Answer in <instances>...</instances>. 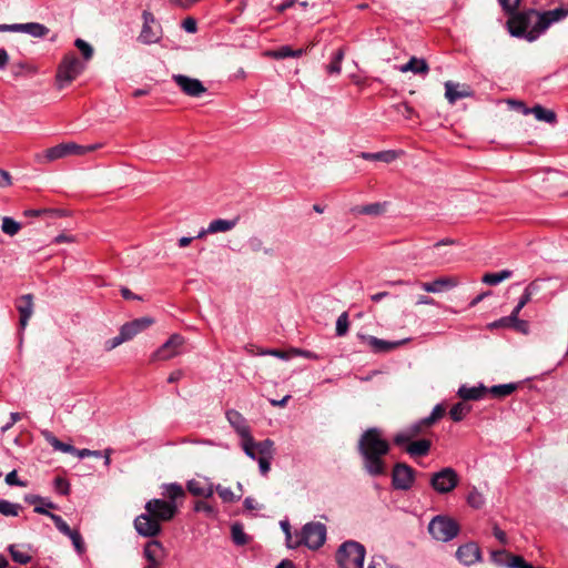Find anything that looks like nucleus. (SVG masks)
<instances>
[{"instance_id":"obj_1","label":"nucleus","mask_w":568,"mask_h":568,"mask_svg":"<svg viewBox=\"0 0 568 568\" xmlns=\"http://www.w3.org/2000/svg\"><path fill=\"white\" fill-rule=\"evenodd\" d=\"M567 17L568 10L564 8L547 11L528 9L513 13L507 21V28L513 37L534 42L554 23L560 22Z\"/></svg>"},{"instance_id":"obj_2","label":"nucleus","mask_w":568,"mask_h":568,"mask_svg":"<svg viewBox=\"0 0 568 568\" xmlns=\"http://www.w3.org/2000/svg\"><path fill=\"white\" fill-rule=\"evenodd\" d=\"M358 450L363 457V467L371 476L386 473L384 457L389 452V444L382 437L378 428H369L362 434Z\"/></svg>"},{"instance_id":"obj_3","label":"nucleus","mask_w":568,"mask_h":568,"mask_svg":"<svg viewBox=\"0 0 568 568\" xmlns=\"http://www.w3.org/2000/svg\"><path fill=\"white\" fill-rule=\"evenodd\" d=\"M144 508L145 513L134 519V528L140 536L149 538L155 537L161 532L162 521H170L178 514L175 506L162 498L150 499Z\"/></svg>"},{"instance_id":"obj_4","label":"nucleus","mask_w":568,"mask_h":568,"mask_svg":"<svg viewBox=\"0 0 568 568\" xmlns=\"http://www.w3.org/2000/svg\"><path fill=\"white\" fill-rule=\"evenodd\" d=\"M365 548L357 541H345L336 552V560L341 568H363Z\"/></svg>"},{"instance_id":"obj_5","label":"nucleus","mask_w":568,"mask_h":568,"mask_svg":"<svg viewBox=\"0 0 568 568\" xmlns=\"http://www.w3.org/2000/svg\"><path fill=\"white\" fill-rule=\"evenodd\" d=\"M83 70L84 63L74 53H67L58 67L55 75L58 87L61 89L71 83Z\"/></svg>"},{"instance_id":"obj_6","label":"nucleus","mask_w":568,"mask_h":568,"mask_svg":"<svg viewBox=\"0 0 568 568\" xmlns=\"http://www.w3.org/2000/svg\"><path fill=\"white\" fill-rule=\"evenodd\" d=\"M428 531L436 540L449 541L458 535L459 526L449 517L436 516L430 520Z\"/></svg>"},{"instance_id":"obj_7","label":"nucleus","mask_w":568,"mask_h":568,"mask_svg":"<svg viewBox=\"0 0 568 568\" xmlns=\"http://www.w3.org/2000/svg\"><path fill=\"white\" fill-rule=\"evenodd\" d=\"M326 540V527L321 523H307L298 536L300 545L310 549H318Z\"/></svg>"},{"instance_id":"obj_8","label":"nucleus","mask_w":568,"mask_h":568,"mask_svg":"<svg viewBox=\"0 0 568 568\" xmlns=\"http://www.w3.org/2000/svg\"><path fill=\"white\" fill-rule=\"evenodd\" d=\"M459 483L458 474L452 467H445L430 477V486L438 494H448L454 490Z\"/></svg>"},{"instance_id":"obj_9","label":"nucleus","mask_w":568,"mask_h":568,"mask_svg":"<svg viewBox=\"0 0 568 568\" xmlns=\"http://www.w3.org/2000/svg\"><path fill=\"white\" fill-rule=\"evenodd\" d=\"M143 556L148 561L144 568H162L168 557V551L161 541L150 540L144 546Z\"/></svg>"},{"instance_id":"obj_10","label":"nucleus","mask_w":568,"mask_h":568,"mask_svg":"<svg viewBox=\"0 0 568 568\" xmlns=\"http://www.w3.org/2000/svg\"><path fill=\"white\" fill-rule=\"evenodd\" d=\"M161 36V27L155 23L153 14L144 11L143 26L138 40L143 44H153L160 41Z\"/></svg>"},{"instance_id":"obj_11","label":"nucleus","mask_w":568,"mask_h":568,"mask_svg":"<svg viewBox=\"0 0 568 568\" xmlns=\"http://www.w3.org/2000/svg\"><path fill=\"white\" fill-rule=\"evenodd\" d=\"M184 344V338L179 334H173L161 347L151 356V362L169 361L180 354V348Z\"/></svg>"},{"instance_id":"obj_12","label":"nucleus","mask_w":568,"mask_h":568,"mask_svg":"<svg viewBox=\"0 0 568 568\" xmlns=\"http://www.w3.org/2000/svg\"><path fill=\"white\" fill-rule=\"evenodd\" d=\"M392 481L395 489L408 490L414 484V469L406 464H396L393 469Z\"/></svg>"},{"instance_id":"obj_13","label":"nucleus","mask_w":568,"mask_h":568,"mask_svg":"<svg viewBox=\"0 0 568 568\" xmlns=\"http://www.w3.org/2000/svg\"><path fill=\"white\" fill-rule=\"evenodd\" d=\"M172 79L182 90V92L189 97L200 98L206 92V88L199 79L190 78L183 74H174Z\"/></svg>"},{"instance_id":"obj_14","label":"nucleus","mask_w":568,"mask_h":568,"mask_svg":"<svg viewBox=\"0 0 568 568\" xmlns=\"http://www.w3.org/2000/svg\"><path fill=\"white\" fill-rule=\"evenodd\" d=\"M161 495L163 497L162 499H164L166 503H172L178 511L186 496L184 488L181 484L178 483L163 484L161 486Z\"/></svg>"},{"instance_id":"obj_15","label":"nucleus","mask_w":568,"mask_h":568,"mask_svg":"<svg viewBox=\"0 0 568 568\" xmlns=\"http://www.w3.org/2000/svg\"><path fill=\"white\" fill-rule=\"evenodd\" d=\"M357 337L374 353H387L404 344L405 341L388 342L371 335L358 334Z\"/></svg>"},{"instance_id":"obj_16","label":"nucleus","mask_w":568,"mask_h":568,"mask_svg":"<svg viewBox=\"0 0 568 568\" xmlns=\"http://www.w3.org/2000/svg\"><path fill=\"white\" fill-rule=\"evenodd\" d=\"M459 283L460 282L456 276H443L434 280L433 282L420 283V288L427 293H442L446 290L458 286Z\"/></svg>"},{"instance_id":"obj_17","label":"nucleus","mask_w":568,"mask_h":568,"mask_svg":"<svg viewBox=\"0 0 568 568\" xmlns=\"http://www.w3.org/2000/svg\"><path fill=\"white\" fill-rule=\"evenodd\" d=\"M456 557L463 565L470 566L481 559V552L477 544L467 542L458 547Z\"/></svg>"},{"instance_id":"obj_18","label":"nucleus","mask_w":568,"mask_h":568,"mask_svg":"<svg viewBox=\"0 0 568 568\" xmlns=\"http://www.w3.org/2000/svg\"><path fill=\"white\" fill-rule=\"evenodd\" d=\"M153 324L151 317H141L132 322L125 323L121 326V332L126 341L132 339L135 335L148 328Z\"/></svg>"},{"instance_id":"obj_19","label":"nucleus","mask_w":568,"mask_h":568,"mask_svg":"<svg viewBox=\"0 0 568 568\" xmlns=\"http://www.w3.org/2000/svg\"><path fill=\"white\" fill-rule=\"evenodd\" d=\"M226 419L229 420L231 426L235 429V432L239 434L241 439L252 436L246 419L237 410H234V409L227 410Z\"/></svg>"},{"instance_id":"obj_20","label":"nucleus","mask_w":568,"mask_h":568,"mask_svg":"<svg viewBox=\"0 0 568 568\" xmlns=\"http://www.w3.org/2000/svg\"><path fill=\"white\" fill-rule=\"evenodd\" d=\"M186 488L193 496L197 497L210 498L214 494V485L209 478H204L203 480L190 479L186 483Z\"/></svg>"},{"instance_id":"obj_21","label":"nucleus","mask_w":568,"mask_h":568,"mask_svg":"<svg viewBox=\"0 0 568 568\" xmlns=\"http://www.w3.org/2000/svg\"><path fill=\"white\" fill-rule=\"evenodd\" d=\"M16 306L20 314V327L24 329L28 325L30 317L33 314V296L31 294L22 295L17 301Z\"/></svg>"},{"instance_id":"obj_22","label":"nucleus","mask_w":568,"mask_h":568,"mask_svg":"<svg viewBox=\"0 0 568 568\" xmlns=\"http://www.w3.org/2000/svg\"><path fill=\"white\" fill-rule=\"evenodd\" d=\"M471 95L470 89L465 84L445 82V97L449 103L454 104L457 100Z\"/></svg>"},{"instance_id":"obj_23","label":"nucleus","mask_w":568,"mask_h":568,"mask_svg":"<svg viewBox=\"0 0 568 568\" xmlns=\"http://www.w3.org/2000/svg\"><path fill=\"white\" fill-rule=\"evenodd\" d=\"M430 427V424H424L423 418L412 426H409L407 429L398 433L394 437V442L396 445H404L408 442H410L414 437L418 436L424 432L425 428Z\"/></svg>"},{"instance_id":"obj_24","label":"nucleus","mask_w":568,"mask_h":568,"mask_svg":"<svg viewBox=\"0 0 568 568\" xmlns=\"http://www.w3.org/2000/svg\"><path fill=\"white\" fill-rule=\"evenodd\" d=\"M398 71L402 73L412 72L415 74H427L429 71V67L425 59H418L416 57H412L407 63L397 67Z\"/></svg>"},{"instance_id":"obj_25","label":"nucleus","mask_w":568,"mask_h":568,"mask_svg":"<svg viewBox=\"0 0 568 568\" xmlns=\"http://www.w3.org/2000/svg\"><path fill=\"white\" fill-rule=\"evenodd\" d=\"M14 29H19V32L27 33L33 38H44L50 32L44 24L38 22L19 23Z\"/></svg>"},{"instance_id":"obj_26","label":"nucleus","mask_w":568,"mask_h":568,"mask_svg":"<svg viewBox=\"0 0 568 568\" xmlns=\"http://www.w3.org/2000/svg\"><path fill=\"white\" fill-rule=\"evenodd\" d=\"M64 156H67L65 148H64V143H61V144L54 145V146L45 150L41 154H37L36 159L39 163L44 164V163L55 161L58 159H62Z\"/></svg>"},{"instance_id":"obj_27","label":"nucleus","mask_w":568,"mask_h":568,"mask_svg":"<svg viewBox=\"0 0 568 568\" xmlns=\"http://www.w3.org/2000/svg\"><path fill=\"white\" fill-rule=\"evenodd\" d=\"M41 435L53 447V449L73 455L77 454V448L74 446L62 443L50 430L44 429L41 432Z\"/></svg>"},{"instance_id":"obj_28","label":"nucleus","mask_w":568,"mask_h":568,"mask_svg":"<svg viewBox=\"0 0 568 568\" xmlns=\"http://www.w3.org/2000/svg\"><path fill=\"white\" fill-rule=\"evenodd\" d=\"M304 53L303 49L293 50L288 45H283L276 50H268L264 53L265 57L273 59H285V58H300Z\"/></svg>"},{"instance_id":"obj_29","label":"nucleus","mask_w":568,"mask_h":568,"mask_svg":"<svg viewBox=\"0 0 568 568\" xmlns=\"http://www.w3.org/2000/svg\"><path fill=\"white\" fill-rule=\"evenodd\" d=\"M534 114L538 121H542L546 123H555L556 122V113L551 110L545 109L544 106L537 104L530 109H524V114Z\"/></svg>"},{"instance_id":"obj_30","label":"nucleus","mask_w":568,"mask_h":568,"mask_svg":"<svg viewBox=\"0 0 568 568\" xmlns=\"http://www.w3.org/2000/svg\"><path fill=\"white\" fill-rule=\"evenodd\" d=\"M239 219L234 220H223L217 219L210 222L207 229H205V232H210L211 234L220 233V232H229L233 230L237 224Z\"/></svg>"},{"instance_id":"obj_31","label":"nucleus","mask_w":568,"mask_h":568,"mask_svg":"<svg viewBox=\"0 0 568 568\" xmlns=\"http://www.w3.org/2000/svg\"><path fill=\"white\" fill-rule=\"evenodd\" d=\"M487 393V388L483 385L477 387H466L462 386L458 389V395L465 400H478L484 397V395Z\"/></svg>"},{"instance_id":"obj_32","label":"nucleus","mask_w":568,"mask_h":568,"mask_svg":"<svg viewBox=\"0 0 568 568\" xmlns=\"http://www.w3.org/2000/svg\"><path fill=\"white\" fill-rule=\"evenodd\" d=\"M432 443L428 439H420L416 442H408L406 452L410 456H425L430 449Z\"/></svg>"},{"instance_id":"obj_33","label":"nucleus","mask_w":568,"mask_h":568,"mask_svg":"<svg viewBox=\"0 0 568 568\" xmlns=\"http://www.w3.org/2000/svg\"><path fill=\"white\" fill-rule=\"evenodd\" d=\"M10 71L13 78H20L26 75H33L38 72V69L27 62L18 61L11 63Z\"/></svg>"},{"instance_id":"obj_34","label":"nucleus","mask_w":568,"mask_h":568,"mask_svg":"<svg viewBox=\"0 0 568 568\" xmlns=\"http://www.w3.org/2000/svg\"><path fill=\"white\" fill-rule=\"evenodd\" d=\"M351 212L355 215L365 214L377 216L385 212V205L382 203H371L367 205L355 206Z\"/></svg>"},{"instance_id":"obj_35","label":"nucleus","mask_w":568,"mask_h":568,"mask_svg":"<svg viewBox=\"0 0 568 568\" xmlns=\"http://www.w3.org/2000/svg\"><path fill=\"white\" fill-rule=\"evenodd\" d=\"M100 146H101L100 144L80 145V144H77L73 142L64 143L67 155H71V154L83 155L85 153L95 151Z\"/></svg>"},{"instance_id":"obj_36","label":"nucleus","mask_w":568,"mask_h":568,"mask_svg":"<svg viewBox=\"0 0 568 568\" xmlns=\"http://www.w3.org/2000/svg\"><path fill=\"white\" fill-rule=\"evenodd\" d=\"M517 389V384L509 383V384H500L491 386L487 392L491 394V396L496 398H504L513 394Z\"/></svg>"},{"instance_id":"obj_37","label":"nucleus","mask_w":568,"mask_h":568,"mask_svg":"<svg viewBox=\"0 0 568 568\" xmlns=\"http://www.w3.org/2000/svg\"><path fill=\"white\" fill-rule=\"evenodd\" d=\"M362 158L365 160L383 161L389 163L397 158V153L392 150L376 153H362Z\"/></svg>"},{"instance_id":"obj_38","label":"nucleus","mask_w":568,"mask_h":568,"mask_svg":"<svg viewBox=\"0 0 568 568\" xmlns=\"http://www.w3.org/2000/svg\"><path fill=\"white\" fill-rule=\"evenodd\" d=\"M511 276V272L508 270H503L497 273H487L483 276V282L488 285H497L503 281L509 278Z\"/></svg>"},{"instance_id":"obj_39","label":"nucleus","mask_w":568,"mask_h":568,"mask_svg":"<svg viewBox=\"0 0 568 568\" xmlns=\"http://www.w3.org/2000/svg\"><path fill=\"white\" fill-rule=\"evenodd\" d=\"M22 510V506L20 504H14L6 499H0V514L3 516H12L16 517Z\"/></svg>"},{"instance_id":"obj_40","label":"nucleus","mask_w":568,"mask_h":568,"mask_svg":"<svg viewBox=\"0 0 568 568\" xmlns=\"http://www.w3.org/2000/svg\"><path fill=\"white\" fill-rule=\"evenodd\" d=\"M470 412V406L465 403L455 404L449 412L450 418L454 422L463 420L466 415Z\"/></svg>"},{"instance_id":"obj_41","label":"nucleus","mask_w":568,"mask_h":568,"mask_svg":"<svg viewBox=\"0 0 568 568\" xmlns=\"http://www.w3.org/2000/svg\"><path fill=\"white\" fill-rule=\"evenodd\" d=\"M1 230L4 234L14 236L21 230V224L14 221L12 217L4 216L2 219Z\"/></svg>"},{"instance_id":"obj_42","label":"nucleus","mask_w":568,"mask_h":568,"mask_svg":"<svg viewBox=\"0 0 568 568\" xmlns=\"http://www.w3.org/2000/svg\"><path fill=\"white\" fill-rule=\"evenodd\" d=\"M217 493L220 498L224 501V503H234L236 500H239L241 498V495H235L231 488L229 487H224L222 485H216L214 486V493Z\"/></svg>"},{"instance_id":"obj_43","label":"nucleus","mask_w":568,"mask_h":568,"mask_svg":"<svg viewBox=\"0 0 568 568\" xmlns=\"http://www.w3.org/2000/svg\"><path fill=\"white\" fill-rule=\"evenodd\" d=\"M8 550L13 559V561L20 564V565H27L31 561V556L26 552V551H21L17 548V546L14 545H10L8 547Z\"/></svg>"},{"instance_id":"obj_44","label":"nucleus","mask_w":568,"mask_h":568,"mask_svg":"<svg viewBox=\"0 0 568 568\" xmlns=\"http://www.w3.org/2000/svg\"><path fill=\"white\" fill-rule=\"evenodd\" d=\"M241 446L247 457H250L251 459H254V460L258 458L257 457L258 453H257V449L255 446V440L252 436L242 439Z\"/></svg>"},{"instance_id":"obj_45","label":"nucleus","mask_w":568,"mask_h":568,"mask_svg":"<svg viewBox=\"0 0 568 568\" xmlns=\"http://www.w3.org/2000/svg\"><path fill=\"white\" fill-rule=\"evenodd\" d=\"M255 446L258 456L273 457L274 455V443L271 439H264L262 442H255Z\"/></svg>"},{"instance_id":"obj_46","label":"nucleus","mask_w":568,"mask_h":568,"mask_svg":"<svg viewBox=\"0 0 568 568\" xmlns=\"http://www.w3.org/2000/svg\"><path fill=\"white\" fill-rule=\"evenodd\" d=\"M467 503L470 507L480 509L485 505V498L481 493L473 488L467 496Z\"/></svg>"},{"instance_id":"obj_47","label":"nucleus","mask_w":568,"mask_h":568,"mask_svg":"<svg viewBox=\"0 0 568 568\" xmlns=\"http://www.w3.org/2000/svg\"><path fill=\"white\" fill-rule=\"evenodd\" d=\"M231 532H232V539H233L234 544H236L239 546L247 544L248 538H247L246 534L244 532L242 525L234 524L231 528Z\"/></svg>"},{"instance_id":"obj_48","label":"nucleus","mask_w":568,"mask_h":568,"mask_svg":"<svg viewBox=\"0 0 568 568\" xmlns=\"http://www.w3.org/2000/svg\"><path fill=\"white\" fill-rule=\"evenodd\" d=\"M49 518L54 523L57 529L61 534L69 537L74 531L73 529H71L69 527V525L62 519L61 516L55 515V514H49Z\"/></svg>"},{"instance_id":"obj_49","label":"nucleus","mask_w":568,"mask_h":568,"mask_svg":"<svg viewBox=\"0 0 568 568\" xmlns=\"http://www.w3.org/2000/svg\"><path fill=\"white\" fill-rule=\"evenodd\" d=\"M280 525H281L282 530L285 534L287 547L292 548V549L298 547L300 546L298 536L296 538H293V536L291 534V526H290L288 521L283 520V521H281Z\"/></svg>"},{"instance_id":"obj_50","label":"nucleus","mask_w":568,"mask_h":568,"mask_svg":"<svg viewBox=\"0 0 568 568\" xmlns=\"http://www.w3.org/2000/svg\"><path fill=\"white\" fill-rule=\"evenodd\" d=\"M247 243L253 252H263L266 255L273 254V248L265 247L263 241L257 236L251 237Z\"/></svg>"},{"instance_id":"obj_51","label":"nucleus","mask_w":568,"mask_h":568,"mask_svg":"<svg viewBox=\"0 0 568 568\" xmlns=\"http://www.w3.org/2000/svg\"><path fill=\"white\" fill-rule=\"evenodd\" d=\"M349 321H348V314L346 312H343L336 321V335L337 336H344L348 332Z\"/></svg>"},{"instance_id":"obj_52","label":"nucleus","mask_w":568,"mask_h":568,"mask_svg":"<svg viewBox=\"0 0 568 568\" xmlns=\"http://www.w3.org/2000/svg\"><path fill=\"white\" fill-rule=\"evenodd\" d=\"M444 413H445V408L443 407V405L438 404L436 405L430 415L423 418V423L424 424H430L434 425L438 419H440L443 416H444Z\"/></svg>"},{"instance_id":"obj_53","label":"nucleus","mask_w":568,"mask_h":568,"mask_svg":"<svg viewBox=\"0 0 568 568\" xmlns=\"http://www.w3.org/2000/svg\"><path fill=\"white\" fill-rule=\"evenodd\" d=\"M74 45L80 50L85 61H89L93 55V48L84 40L77 39Z\"/></svg>"},{"instance_id":"obj_54","label":"nucleus","mask_w":568,"mask_h":568,"mask_svg":"<svg viewBox=\"0 0 568 568\" xmlns=\"http://www.w3.org/2000/svg\"><path fill=\"white\" fill-rule=\"evenodd\" d=\"M69 538L71 539L72 545H73L74 549L77 550V552L79 555H82L85 551V546H84V541H83L80 532L78 530H74L69 536Z\"/></svg>"},{"instance_id":"obj_55","label":"nucleus","mask_w":568,"mask_h":568,"mask_svg":"<svg viewBox=\"0 0 568 568\" xmlns=\"http://www.w3.org/2000/svg\"><path fill=\"white\" fill-rule=\"evenodd\" d=\"M531 297H532L531 294H529L526 291H524V294L521 295L518 304L516 305V307L514 308V311L510 314V318L511 320H517L520 311L531 300Z\"/></svg>"},{"instance_id":"obj_56","label":"nucleus","mask_w":568,"mask_h":568,"mask_svg":"<svg viewBox=\"0 0 568 568\" xmlns=\"http://www.w3.org/2000/svg\"><path fill=\"white\" fill-rule=\"evenodd\" d=\"M194 510L197 513H205L209 516H215V508L206 501L199 500L195 503Z\"/></svg>"},{"instance_id":"obj_57","label":"nucleus","mask_w":568,"mask_h":568,"mask_svg":"<svg viewBox=\"0 0 568 568\" xmlns=\"http://www.w3.org/2000/svg\"><path fill=\"white\" fill-rule=\"evenodd\" d=\"M272 459H273V457H265V456H258V458L256 459L258 462L260 473L263 476H266L267 473L270 471Z\"/></svg>"},{"instance_id":"obj_58","label":"nucleus","mask_w":568,"mask_h":568,"mask_svg":"<svg viewBox=\"0 0 568 568\" xmlns=\"http://www.w3.org/2000/svg\"><path fill=\"white\" fill-rule=\"evenodd\" d=\"M124 342H126V339L124 338L122 332L120 331L118 336H115L111 339H108L105 342L104 347L106 351H112L113 348L118 347L119 345H121Z\"/></svg>"},{"instance_id":"obj_59","label":"nucleus","mask_w":568,"mask_h":568,"mask_svg":"<svg viewBox=\"0 0 568 568\" xmlns=\"http://www.w3.org/2000/svg\"><path fill=\"white\" fill-rule=\"evenodd\" d=\"M508 562H506V567L508 568H524L523 566L526 562L523 557L510 554H508Z\"/></svg>"},{"instance_id":"obj_60","label":"nucleus","mask_w":568,"mask_h":568,"mask_svg":"<svg viewBox=\"0 0 568 568\" xmlns=\"http://www.w3.org/2000/svg\"><path fill=\"white\" fill-rule=\"evenodd\" d=\"M368 568H392L383 556H374Z\"/></svg>"},{"instance_id":"obj_61","label":"nucleus","mask_w":568,"mask_h":568,"mask_svg":"<svg viewBox=\"0 0 568 568\" xmlns=\"http://www.w3.org/2000/svg\"><path fill=\"white\" fill-rule=\"evenodd\" d=\"M503 9L508 13H515L520 0H498Z\"/></svg>"},{"instance_id":"obj_62","label":"nucleus","mask_w":568,"mask_h":568,"mask_svg":"<svg viewBox=\"0 0 568 568\" xmlns=\"http://www.w3.org/2000/svg\"><path fill=\"white\" fill-rule=\"evenodd\" d=\"M6 483L9 485V486H20V487H24L26 486V483L24 481H21L19 478H18V475H17V470H12L10 473L7 474L6 476Z\"/></svg>"},{"instance_id":"obj_63","label":"nucleus","mask_w":568,"mask_h":568,"mask_svg":"<svg viewBox=\"0 0 568 568\" xmlns=\"http://www.w3.org/2000/svg\"><path fill=\"white\" fill-rule=\"evenodd\" d=\"M75 456H78L79 458L101 457L102 456V452H100V450H91V449L83 448V449H77Z\"/></svg>"},{"instance_id":"obj_64","label":"nucleus","mask_w":568,"mask_h":568,"mask_svg":"<svg viewBox=\"0 0 568 568\" xmlns=\"http://www.w3.org/2000/svg\"><path fill=\"white\" fill-rule=\"evenodd\" d=\"M21 419V414L20 413H11L10 414V420L9 423H7L6 425H3L1 427V432L2 433H6L8 432L17 422H19Z\"/></svg>"}]
</instances>
